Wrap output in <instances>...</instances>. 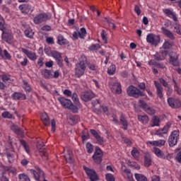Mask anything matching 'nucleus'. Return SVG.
<instances>
[{"label": "nucleus", "mask_w": 181, "mask_h": 181, "mask_svg": "<svg viewBox=\"0 0 181 181\" xmlns=\"http://www.w3.org/2000/svg\"><path fill=\"white\" fill-rule=\"evenodd\" d=\"M87 69V59L84 57L83 59H80L75 65V76L80 78V77L84 76L86 70Z\"/></svg>", "instance_id": "f257e3e1"}, {"label": "nucleus", "mask_w": 181, "mask_h": 181, "mask_svg": "<svg viewBox=\"0 0 181 181\" xmlns=\"http://www.w3.org/2000/svg\"><path fill=\"white\" fill-rule=\"evenodd\" d=\"M51 18L52 14L50 13H41L34 17L33 22L35 25H40V23H43V22H46V21H49Z\"/></svg>", "instance_id": "f03ea898"}, {"label": "nucleus", "mask_w": 181, "mask_h": 181, "mask_svg": "<svg viewBox=\"0 0 181 181\" xmlns=\"http://www.w3.org/2000/svg\"><path fill=\"white\" fill-rule=\"evenodd\" d=\"M127 94L129 97H134V98L145 95L139 89L132 85L127 88Z\"/></svg>", "instance_id": "7ed1b4c3"}, {"label": "nucleus", "mask_w": 181, "mask_h": 181, "mask_svg": "<svg viewBox=\"0 0 181 181\" xmlns=\"http://www.w3.org/2000/svg\"><path fill=\"white\" fill-rule=\"evenodd\" d=\"M179 141V130H174L171 132L168 137V145L169 146H175L177 145Z\"/></svg>", "instance_id": "20e7f679"}, {"label": "nucleus", "mask_w": 181, "mask_h": 181, "mask_svg": "<svg viewBox=\"0 0 181 181\" xmlns=\"http://www.w3.org/2000/svg\"><path fill=\"white\" fill-rule=\"evenodd\" d=\"M146 42L152 46H157L160 42V37L153 33H149L146 36Z\"/></svg>", "instance_id": "39448f33"}, {"label": "nucleus", "mask_w": 181, "mask_h": 181, "mask_svg": "<svg viewBox=\"0 0 181 181\" xmlns=\"http://www.w3.org/2000/svg\"><path fill=\"white\" fill-rule=\"evenodd\" d=\"M104 153H103V150L100 148V147H95V152L92 156L95 163L97 165H100L101 162H103V156Z\"/></svg>", "instance_id": "423d86ee"}, {"label": "nucleus", "mask_w": 181, "mask_h": 181, "mask_svg": "<svg viewBox=\"0 0 181 181\" xmlns=\"http://www.w3.org/2000/svg\"><path fill=\"white\" fill-rule=\"evenodd\" d=\"M83 169L90 180V181H97L98 180V175H97V173H95V170L93 169H90L88 167L83 166Z\"/></svg>", "instance_id": "0eeeda50"}, {"label": "nucleus", "mask_w": 181, "mask_h": 181, "mask_svg": "<svg viewBox=\"0 0 181 181\" xmlns=\"http://www.w3.org/2000/svg\"><path fill=\"white\" fill-rule=\"evenodd\" d=\"M139 103L141 108H143V110H144V111H146V112H147V114H148L149 115H154V114L156 112L155 110H153V109H152V107H149V105H148V104H146V103H145V101L140 100H139Z\"/></svg>", "instance_id": "6e6552de"}, {"label": "nucleus", "mask_w": 181, "mask_h": 181, "mask_svg": "<svg viewBox=\"0 0 181 181\" xmlns=\"http://www.w3.org/2000/svg\"><path fill=\"white\" fill-rule=\"evenodd\" d=\"M163 12L165 16L170 18L174 22H177V16L172 8H163Z\"/></svg>", "instance_id": "1a4fd4ad"}, {"label": "nucleus", "mask_w": 181, "mask_h": 181, "mask_svg": "<svg viewBox=\"0 0 181 181\" xmlns=\"http://www.w3.org/2000/svg\"><path fill=\"white\" fill-rule=\"evenodd\" d=\"M5 25V20H4V18L2 16L0 15V30L2 32L1 37L3 40H5L6 42L8 40V34L6 33V28L4 27Z\"/></svg>", "instance_id": "9d476101"}, {"label": "nucleus", "mask_w": 181, "mask_h": 181, "mask_svg": "<svg viewBox=\"0 0 181 181\" xmlns=\"http://www.w3.org/2000/svg\"><path fill=\"white\" fill-rule=\"evenodd\" d=\"M172 124L170 122H168L162 129H158L155 135H157L158 136H163V135L168 134L169 132V129L171 127Z\"/></svg>", "instance_id": "9b49d317"}, {"label": "nucleus", "mask_w": 181, "mask_h": 181, "mask_svg": "<svg viewBox=\"0 0 181 181\" xmlns=\"http://www.w3.org/2000/svg\"><path fill=\"white\" fill-rule=\"evenodd\" d=\"M90 134L96 139V144H98V145H104V144H105V140H104V137H101V136L98 134V132H97V131H95V129H90Z\"/></svg>", "instance_id": "f8f14e48"}, {"label": "nucleus", "mask_w": 181, "mask_h": 181, "mask_svg": "<svg viewBox=\"0 0 181 181\" xmlns=\"http://www.w3.org/2000/svg\"><path fill=\"white\" fill-rule=\"evenodd\" d=\"M168 104L170 105L171 108H180L181 103L179 99H175L173 98H169L168 99Z\"/></svg>", "instance_id": "ddd939ff"}, {"label": "nucleus", "mask_w": 181, "mask_h": 181, "mask_svg": "<svg viewBox=\"0 0 181 181\" xmlns=\"http://www.w3.org/2000/svg\"><path fill=\"white\" fill-rule=\"evenodd\" d=\"M112 93L115 94H121L122 93V89L121 88V83L119 82H115L110 85Z\"/></svg>", "instance_id": "4468645a"}, {"label": "nucleus", "mask_w": 181, "mask_h": 181, "mask_svg": "<svg viewBox=\"0 0 181 181\" xmlns=\"http://www.w3.org/2000/svg\"><path fill=\"white\" fill-rule=\"evenodd\" d=\"M21 51L27 56V57H28V59H30V60L35 62L37 59V55H36V53L29 51L25 48H21Z\"/></svg>", "instance_id": "2eb2a0df"}, {"label": "nucleus", "mask_w": 181, "mask_h": 181, "mask_svg": "<svg viewBox=\"0 0 181 181\" xmlns=\"http://www.w3.org/2000/svg\"><path fill=\"white\" fill-rule=\"evenodd\" d=\"M19 9L21 11L22 13H32V12L34 11L33 7H32L30 4H23L19 6Z\"/></svg>", "instance_id": "dca6fc26"}, {"label": "nucleus", "mask_w": 181, "mask_h": 181, "mask_svg": "<svg viewBox=\"0 0 181 181\" xmlns=\"http://www.w3.org/2000/svg\"><path fill=\"white\" fill-rule=\"evenodd\" d=\"M64 158L68 163L73 162V152L69 148H64Z\"/></svg>", "instance_id": "f3484780"}, {"label": "nucleus", "mask_w": 181, "mask_h": 181, "mask_svg": "<svg viewBox=\"0 0 181 181\" xmlns=\"http://www.w3.org/2000/svg\"><path fill=\"white\" fill-rule=\"evenodd\" d=\"M95 96V95H94V93H93V91L91 90H88L85 92L81 97V100H83V101H85L86 103H87V101H90V100H93V98H94V97Z\"/></svg>", "instance_id": "a211bd4d"}, {"label": "nucleus", "mask_w": 181, "mask_h": 181, "mask_svg": "<svg viewBox=\"0 0 181 181\" xmlns=\"http://www.w3.org/2000/svg\"><path fill=\"white\" fill-rule=\"evenodd\" d=\"M147 145H151V146H165V144H166V140L160 139L157 141H146Z\"/></svg>", "instance_id": "6ab92c4d"}, {"label": "nucleus", "mask_w": 181, "mask_h": 181, "mask_svg": "<svg viewBox=\"0 0 181 181\" xmlns=\"http://www.w3.org/2000/svg\"><path fill=\"white\" fill-rule=\"evenodd\" d=\"M58 101H59L62 107L66 108L67 110H69L72 103L71 100L66 99L63 97L58 98Z\"/></svg>", "instance_id": "aec40b11"}, {"label": "nucleus", "mask_w": 181, "mask_h": 181, "mask_svg": "<svg viewBox=\"0 0 181 181\" xmlns=\"http://www.w3.org/2000/svg\"><path fill=\"white\" fill-rule=\"evenodd\" d=\"M37 148L40 156H42V158L44 159H47V153L46 148H45V145L37 144Z\"/></svg>", "instance_id": "412c9836"}, {"label": "nucleus", "mask_w": 181, "mask_h": 181, "mask_svg": "<svg viewBox=\"0 0 181 181\" xmlns=\"http://www.w3.org/2000/svg\"><path fill=\"white\" fill-rule=\"evenodd\" d=\"M154 84L157 90L156 93L158 97H159V98H163V88L162 87V86H160V83H159V82L156 81H154Z\"/></svg>", "instance_id": "4be33fe9"}, {"label": "nucleus", "mask_w": 181, "mask_h": 181, "mask_svg": "<svg viewBox=\"0 0 181 181\" xmlns=\"http://www.w3.org/2000/svg\"><path fill=\"white\" fill-rule=\"evenodd\" d=\"M168 54V52L166 51H160L159 52H157L155 55V59L158 62H160V60H165L166 59V55Z\"/></svg>", "instance_id": "5701e85b"}, {"label": "nucleus", "mask_w": 181, "mask_h": 181, "mask_svg": "<svg viewBox=\"0 0 181 181\" xmlns=\"http://www.w3.org/2000/svg\"><path fill=\"white\" fill-rule=\"evenodd\" d=\"M41 74L44 78H53V70L42 69Z\"/></svg>", "instance_id": "b1692460"}, {"label": "nucleus", "mask_w": 181, "mask_h": 181, "mask_svg": "<svg viewBox=\"0 0 181 181\" xmlns=\"http://www.w3.org/2000/svg\"><path fill=\"white\" fill-rule=\"evenodd\" d=\"M170 62L173 66H179V59L176 53H173L171 55H170Z\"/></svg>", "instance_id": "393cba45"}, {"label": "nucleus", "mask_w": 181, "mask_h": 181, "mask_svg": "<svg viewBox=\"0 0 181 181\" xmlns=\"http://www.w3.org/2000/svg\"><path fill=\"white\" fill-rule=\"evenodd\" d=\"M31 175H33L34 179L39 180L40 179V175L42 173V170L40 168H37V170L31 169L30 170Z\"/></svg>", "instance_id": "a878e982"}, {"label": "nucleus", "mask_w": 181, "mask_h": 181, "mask_svg": "<svg viewBox=\"0 0 181 181\" xmlns=\"http://www.w3.org/2000/svg\"><path fill=\"white\" fill-rule=\"evenodd\" d=\"M139 122H141L143 125H146L149 122V117L146 115H139L137 116Z\"/></svg>", "instance_id": "bb28decb"}, {"label": "nucleus", "mask_w": 181, "mask_h": 181, "mask_svg": "<svg viewBox=\"0 0 181 181\" xmlns=\"http://www.w3.org/2000/svg\"><path fill=\"white\" fill-rule=\"evenodd\" d=\"M120 124L122 126L123 129L127 130L128 129V122L125 119V115L121 113L120 115Z\"/></svg>", "instance_id": "cd10ccee"}, {"label": "nucleus", "mask_w": 181, "mask_h": 181, "mask_svg": "<svg viewBox=\"0 0 181 181\" xmlns=\"http://www.w3.org/2000/svg\"><path fill=\"white\" fill-rule=\"evenodd\" d=\"M161 32L163 35H165V36H167V37H169V39H171L172 40L175 39V35H173V33L170 32V30L165 28L164 27L161 28Z\"/></svg>", "instance_id": "c85d7f7f"}, {"label": "nucleus", "mask_w": 181, "mask_h": 181, "mask_svg": "<svg viewBox=\"0 0 181 181\" xmlns=\"http://www.w3.org/2000/svg\"><path fill=\"white\" fill-rule=\"evenodd\" d=\"M11 97L13 100H26V95L22 93L15 92L12 94Z\"/></svg>", "instance_id": "c756f323"}, {"label": "nucleus", "mask_w": 181, "mask_h": 181, "mask_svg": "<svg viewBox=\"0 0 181 181\" xmlns=\"http://www.w3.org/2000/svg\"><path fill=\"white\" fill-rule=\"evenodd\" d=\"M41 121H42L43 124H45L47 127H49V125H50V120H49V116L46 112H43L42 114Z\"/></svg>", "instance_id": "7c9ffc66"}, {"label": "nucleus", "mask_w": 181, "mask_h": 181, "mask_svg": "<svg viewBox=\"0 0 181 181\" xmlns=\"http://www.w3.org/2000/svg\"><path fill=\"white\" fill-rule=\"evenodd\" d=\"M11 129L15 132L17 135H20V136H23V131L22 129H19V127L18 125H13L11 127Z\"/></svg>", "instance_id": "2f4dec72"}, {"label": "nucleus", "mask_w": 181, "mask_h": 181, "mask_svg": "<svg viewBox=\"0 0 181 181\" xmlns=\"http://www.w3.org/2000/svg\"><path fill=\"white\" fill-rule=\"evenodd\" d=\"M24 35L25 36L28 37V39H33V36L35 35V32H33V30L31 28H27L24 31Z\"/></svg>", "instance_id": "473e14b6"}, {"label": "nucleus", "mask_w": 181, "mask_h": 181, "mask_svg": "<svg viewBox=\"0 0 181 181\" xmlns=\"http://www.w3.org/2000/svg\"><path fill=\"white\" fill-rule=\"evenodd\" d=\"M57 43L60 46L67 45V40H66L62 35H59L57 37Z\"/></svg>", "instance_id": "72a5a7b5"}, {"label": "nucleus", "mask_w": 181, "mask_h": 181, "mask_svg": "<svg viewBox=\"0 0 181 181\" xmlns=\"http://www.w3.org/2000/svg\"><path fill=\"white\" fill-rule=\"evenodd\" d=\"M151 122V127H160V119L158 116H153Z\"/></svg>", "instance_id": "f704fd0d"}, {"label": "nucleus", "mask_w": 181, "mask_h": 181, "mask_svg": "<svg viewBox=\"0 0 181 181\" xmlns=\"http://www.w3.org/2000/svg\"><path fill=\"white\" fill-rule=\"evenodd\" d=\"M153 153H155V155L157 156V158H162L164 156L163 152H162V151L160 149H159V148L154 147L153 148Z\"/></svg>", "instance_id": "c9c22d12"}, {"label": "nucleus", "mask_w": 181, "mask_h": 181, "mask_svg": "<svg viewBox=\"0 0 181 181\" xmlns=\"http://www.w3.org/2000/svg\"><path fill=\"white\" fill-rule=\"evenodd\" d=\"M152 165V159L151 158V156L146 155L144 156V165L146 168H149Z\"/></svg>", "instance_id": "e433bc0d"}, {"label": "nucleus", "mask_w": 181, "mask_h": 181, "mask_svg": "<svg viewBox=\"0 0 181 181\" xmlns=\"http://www.w3.org/2000/svg\"><path fill=\"white\" fill-rule=\"evenodd\" d=\"M117 66H115L114 64H111L107 69V74H109V76H114V74H115Z\"/></svg>", "instance_id": "4c0bfd02"}, {"label": "nucleus", "mask_w": 181, "mask_h": 181, "mask_svg": "<svg viewBox=\"0 0 181 181\" xmlns=\"http://www.w3.org/2000/svg\"><path fill=\"white\" fill-rule=\"evenodd\" d=\"M50 56H52V57H54L55 60H62V53L57 51L53 50Z\"/></svg>", "instance_id": "58836bf2"}, {"label": "nucleus", "mask_w": 181, "mask_h": 181, "mask_svg": "<svg viewBox=\"0 0 181 181\" xmlns=\"http://www.w3.org/2000/svg\"><path fill=\"white\" fill-rule=\"evenodd\" d=\"M0 57L3 59H6V60H11V59H12V56H11V54H9L6 49L3 50Z\"/></svg>", "instance_id": "ea45409f"}, {"label": "nucleus", "mask_w": 181, "mask_h": 181, "mask_svg": "<svg viewBox=\"0 0 181 181\" xmlns=\"http://www.w3.org/2000/svg\"><path fill=\"white\" fill-rule=\"evenodd\" d=\"M134 177L137 181H148V178L142 174H134Z\"/></svg>", "instance_id": "a19ab883"}, {"label": "nucleus", "mask_w": 181, "mask_h": 181, "mask_svg": "<svg viewBox=\"0 0 181 181\" xmlns=\"http://www.w3.org/2000/svg\"><path fill=\"white\" fill-rule=\"evenodd\" d=\"M71 97L74 104H76L77 107H80V101L78 100V95H77V93H72V95H71Z\"/></svg>", "instance_id": "79ce46f5"}, {"label": "nucleus", "mask_w": 181, "mask_h": 181, "mask_svg": "<svg viewBox=\"0 0 181 181\" xmlns=\"http://www.w3.org/2000/svg\"><path fill=\"white\" fill-rule=\"evenodd\" d=\"M20 144L22 145V146H23V148L27 153H30V148H29V145H28V144H26V141H25V140H21Z\"/></svg>", "instance_id": "37998d69"}, {"label": "nucleus", "mask_w": 181, "mask_h": 181, "mask_svg": "<svg viewBox=\"0 0 181 181\" xmlns=\"http://www.w3.org/2000/svg\"><path fill=\"white\" fill-rule=\"evenodd\" d=\"M86 151L88 152V153H93V152H94V146H93L91 144V143L88 142L86 144Z\"/></svg>", "instance_id": "c03bdc74"}, {"label": "nucleus", "mask_w": 181, "mask_h": 181, "mask_svg": "<svg viewBox=\"0 0 181 181\" xmlns=\"http://www.w3.org/2000/svg\"><path fill=\"white\" fill-rule=\"evenodd\" d=\"M131 153L133 158H134V159H139V151H138V149H136V148H134Z\"/></svg>", "instance_id": "a18cd8bd"}, {"label": "nucleus", "mask_w": 181, "mask_h": 181, "mask_svg": "<svg viewBox=\"0 0 181 181\" xmlns=\"http://www.w3.org/2000/svg\"><path fill=\"white\" fill-rule=\"evenodd\" d=\"M78 33L80 39H84V37H86V35H87V31L84 28H81Z\"/></svg>", "instance_id": "49530a36"}, {"label": "nucleus", "mask_w": 181, "mask_h": 181, "mask_svg": "<svg viewBox=\"0 0 181 181\" xmlns=\"http://www.w3.org/2000/svg\"><path fill=\"white\" fill-rule=\"evenodd\" d=\"M172 47V42H169L168 40H165L164 43L163 44V49L165 50H169Z\"/></svg>", "instance_id": "de8ad7c7"}, {"label": "nucleus", "mask_w": 181, "mask_h": 181, "mask_svg": "<svg viewBox=\"0 0 181 181\" xmlns=\"http://www.w3.org/2000/svg\"><path fill=\"white\" fill-rule=\"evenodd\" d=\"M100 36L104 42V43H108V40H107V32L105 30H102L100 33Z\"/></svg>", "instance_id": "09e8293b"}, {"label": "nucleus", "mask_w": 181, "mask_h": 181, "mask_svg": "<svg viewBox=\"0 0 181 181\" xmlns=\"http://www.w3.org/2000/svg\"><path fill=\"white\" fill-rule=\"evenodd\" d=\"M18 178L20 181H30V178L25 174H20Z\"/></svg>", "instance_id": "8fccbe9b"}, {"label": "nucleus", "mask_w": 181, "mask_h": 181, "mask_svg": "<svg viewBox=\"0 0 181 181\" xmlns=\"http://www.w3.org/2000/svg\"><path fill=\"white\" fill-rule=\"evenodd\" d=\"M0 78H1L2 81L6 83V81H11V76L6 74L0 75Z\"/></svg>", "instance_id": "3c124183"}, {"label": "nucleus", "mask_w": 181, "mask_h": 181, "mask_svg": "<svg viewBox=\"0 0 181 181\" xmlns=\"http://www.w3.org/2000/svg\"><path fill=\"white\" fill-rule=\"evenodd\" d=\"M106 181H115V177L112 175L111 173L105 174Z\"/></svg>", "instance_id": "603ef678"}, {"label": "nucleus", "mask_w": 181, "mask_h": 181, "mask_svg": "<svg viewBox=\"0 0 181 181\" xmlns=\"http://www.w3.org/2000/svg\"><path fill=\"white\" fill-rule=\"evenodd\" d=\"M100 48V44H93L88 47L89 50H98Z\"/></svg>", "instance_id": "864d4df0"}, {"label": "nucleus", "mask_w": 181, "mask_h": 181, "mask_svg": "<svg viewBox=\"0 0 181 181\" xmlns=\"http://www.w3.org/2000/svg\"><path fill=\"white\" fill-rule=\"evenodd\" d=\"M3 118H8V119H11L12 118V114H11V112H8V111H6V112H4L2 114H1Z\"/></svg>", "instance_id": "5fc2aeb1"}, {"label": "nucleus", "mask_w": 181, "mask_h": 181, "mask_svg": "<svg viewBox=\"0 0 181 181\" xmlns=\"http://www.w3.org/2000/svg\"><path fill=\"white\" fill-rule=\"evenodd\" d=\"M68 110H70L71 111H72V112H78V109L77 108V106L73 105V103L69 106Z\"/></svg>", "instance_id": "6e6d98bb"}, {"label": "nucleus", "mask_w": 181, "mask_h": 181, "mask_svg": "<svg viewBox=\"0 0 181 181\" xmlns=\"http://www.w3.org/2000/svg\"><path fill=\"white\" fill-rule=\"evenodd\" d=\"M174 28L176 33L181 35V25L180 24H175Z\"/></svg>", "instance_id": "4d7b16f0"}, {"label": "nucleus", "mask_w": 181, "mask_h": 181, "mask_svg": "<svg viewBox=\"0 0 181 181\" xmlns=\"http://www.w3.org/2000/svg\"><path fill=\"white\" fill-rule=\"evenodd\" d=\"M52 52H53V50H52V48H50V47H47L45 48V54H47V56H51Z\"/></svg>", "instance_id": "13d9d810"}, {"label": "nucleus", "mask_w": 181, "mask_h": 181, "mask_svg": "<svg viewBox=\"0 0 181 181\" xmlns=\"http://www.w3.org/2000/svg\"><path fill=\"white\" fill-rule=\"evenodd\" d=\"M43 57H40L37 59V64L39 67H43V64H45V62H43Z\"/></svg>", "instance_id": "bf43d9fd"}, {"label": "nucleus", "mask_w": 181, "mask_h": 181, "mask_svg": "<svg viewBox=\"0 0 181 181\" xmlns=\"http://www.w3.org/2000/svg\"><path fill=\"white\" fill-rule=\"evenodd\" d=\"M63 94L64 95H66V97H71V95H73V93H71V90H70L69 89L64 90Z\"/></svg>", "instance_id": "052dcab7"}, {"label": "nucleus", "mask_w": 181, "mask_h": 181, "mask_svg": "<svg viewBox=\"0 0 181 181\" xmlns=\"http://www.w3.org/2000/svg\"><path fill=\"white\" fill-rule=\"evenodd\" d=\"M23 88L25 90V91H30V86L26 81L23 82Z\"/></svg>", "instance_id": "680f3d73"}, {"label": "nucleus", "mask_w": 181, "mask_h": 181, "mask_svg": "<svg viewBox=\"0 0 181 181\" xmlns=\"http://www.w3.org/2000/svg\"><path fill=\"white\" fill-rule=\"evenodd\" d=\"M126 176L129 180H134V177L132 176V173H131V171L126 172Z\"/></svg>", "instance_id": "e2e57ef3"}, {"label": "nucleus", "mask_w": 181, "mask_h": 181, "mask_svg": "<svg viewBox=\"0 0 181 181\" xmlns=\"http://www.w3.org/2000/svg\"><path fill=\"white\" fill-rule=\"evenodd\" d=\"M134 12L136 13V15L138 16H139V15H141V8H139V6L136 5L134 6Z\"/></svg>", "instance_id": "0e129e2a"}, {"label": "nucleus", "mask_w": 181, "mask_h": 181, "mask_svg": "<svg viewBox=\"0 0 181 181\" xmlns=\"http://www.w3.org/2000/svg\"><path fill=\"white\" fill-rule=\"evenodd\" d=\"M51 125H52V132H54V131H56V120L52 119L51 121Z\"/></svg>", "instance_id": "69168bd1"}, {"label": "nucleus", "mask_w": 181, "mask_h": 181, "mask_svg": "<svg viewBox=\"0 0 181 181\" xmlns=\"http://www.w3.org/2000/svg\"><path fill=\"white\" fill-rule=\"evenodd\" d=\"M60 76V72L59 71H53L52 73V78H59V76Z\"/></svg>", "instance_id": "338daca9"}, {"label": "nucleus", "mask_w": 181, "mask_h": 181, "mask_svg": "<svg viewBox=\"0 0 181 181\" xmlns=\"http://www.w3.org/2000/svg\"><path fill=\"white\" fill-rule=\"evenodd\" d=\"M176 160H177L178 163H181V152H179L175 156Z\"/></svg>", "instance_id": "774afa93"}]
</instances>
